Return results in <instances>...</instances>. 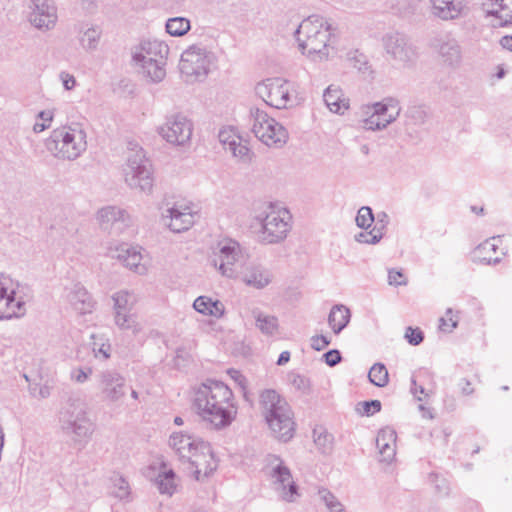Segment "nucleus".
<instances>
[{
    "mask_svg": "<svg viewBox=\"0 0 512 512\" xmlns=\"http://www.w3.org/2000/svg\"><path fill=\"white\" fill-rule=\"evenodd\" d=\"M193 410L210 430L223 431L239 417V402L233 390L224 382L214 379L194 385L191 389Z\"/></svg>",
    "mask_w": 512,
    "mask_h": 512,
    "instance_id": "obj_1",
    "label": "nucleus"
},
{
    "mask_svg": "<svg viewBox=\"0 0 512 512\" xmlns=\"http://www.w3.org/2000/svg\"><path fill=\"white\" fill-rule=\"evenodd\" d=\"M168 446L181 459L190 464L198 481L210 477L218 468L219 459L212 444L201 436L185 431L170 434Z\"/></svg>",
    "mask_w": 512,
    "mask_h": 512,
    "instance_id": "obj_2",
    "label": "nucleus"
},
{
    "mask_svg": "<svg viewBox=\"0 0 512 512\" xmlns=\"http://www.w3.org/2000/svg\"><path fill=\"white\" fill-rule=\"evenodd\" d=\"M297 48L309 61L323 63L335 54V35L324 18L310 16L294 32Z\"/></svg>",
    "mask_w": 512,
    "mask_h": 512,
    "instance_id": "obj_3",
    "label": "nucleus"
},
{
    "mask_svg": "<svg viewBox=\"0 0 512 512\" xmlns=\"http://www.w3.org/2000/svg\"><path fill=\"white\" fill-rule=\"evenodd\" d=\"M252 220L258 241L266 245L284 242L293 228L292 214L279 203L258 204L253 209Z\"/></svg>",
    "mask_w": 512,
    "mask_h": 512,
    "instance_id": "obj_4",
    "label": "nucleus"
},
{
    "mask_svg": "<svg viewBox=\"0 0 512 512\" xmlns=\"http://www.w3.org/2000/svg\"><path fill=\"white\" fill-rule=\"evenodd\" d=\"M167 43L156 37L140 39L131 47V65L144 79L160 83L166 77Z\"/></svg>",
    "mask_w": 512,
    "mask_h": 512,
    "instance_id": "obj_5",
    "label": "nucleus"
},
{
    "mask_svg": "<svg viewBox=\"0 0 512 512\" xmlns=\"http://www.w3.org/2000/svg\"><path fill=\"white\" fill-rule=\"evenodd\" d=\"M88 135L80 123H70L54 128L44 141L46 151L58 161L73 162L87 150Z\"/></svg>",
    "mask_w": 512,
    "mask_h": 512,
    "instance_id": "obj_6",
    "label": "nucleus"
},
{
    "mask_svg": "<svg viewBox=\"0 0 512 512\" xmlns=\"http://www.w3.org/2000/svg\"><path fill=\"white\" fill-rule=\"evenodd\" d=\"M260 407L271 435L281 442L290 441L296 431L294 414L290 405L274 390L260 394Z\"/></svg>",
    "mask_w": 512,
    "mask_h": 512,
    "instance_id": "obj_7",
    "label": "nucleus"
},
{
    "mask_svg": "<svg viewBox=\"0 0 512 512\" xmlns=\"http://www.w3.org/2000/svg\"><path fill=\"white\" fill-rule=\"evenodd\" d=\"M255 93L266 105L277 110L294 109L305 98L296 83L283 77H268L255 85Z\"/></svg>",
    "mask_w": 512,
    "mask_h": 512,
    "instance_id": "obj_8",
    "label": "nucleus"
},
{
    "mask_svg": "<svg viewBox=\"0 0 512 512\" xmlns=\"http://www.w3.org/2000/svg\"><path fill=\"white\" fill-rule=\"evenodd\" d=\"M218 56L203 44H192L181 54L179 70L187 82H201L217 68Z\"/></svg>",
    "mask_w": 512,
    "mask_h": 512,
    "instance_id": "obj_9",
    "label": "nucleus"
},
{
    "mask_svg": "<svg viewBox=\"0 0 512 512\" xmlns=\"http://www.w3.org/2000/svg\"><path fill=\"white\" fill-rule=\"evenodd\" d=\"M61 430L75 443L87 442L95 431V423L85 403L72 401L58 413Z\"/></svg>",
    "mask_w": 512,
    "mask_h": 512,
    "instance_id": "obj_10",
    "label": "nucleus"
},
{
    "mask_svg": "<svg viewBox=\"0 0 512 512\" xmlns=\"http://www.w3.org/2000/svg\"><path fill=\"white\" fill-rule=\"evenodd\" d=\"M401 111L402 106L397 98L385 97L362 105L359 109V123L365 131H383L397 121Z\"/></svg>",
    "mask_w": 512,
    "mask_h": 512,
    "instance_id": "obj_11",
    "label": "nucleus"
},
{
    "mask_svg": "<svg viewBox=\"0 0 512 512\" xmlns=\"http://www.w3.org/2000/svg\"><path fill=\"white\" fill-rule=\"evenodd\" d=\"M245 258L237 241L223 238L211 247L208 262L222 277L236 280Z\"/></svg>",
    "mask_w": 512,
    "mask_h": 512,
    "instance_id": "obj_12",
    "label": "nucleus"
},
{
    "mask_svg": "<svg viewBox=\"0 0 512 512\" xmlns=\"http://www.w3.org/2000/svg\"><path fill=\"white\" fill-rule=\"evenodd\" d=\"M122 177L130 189L145 195L153 193V168L143 149L129 152L122 166Z\"/></svg>",
    "mask_w": 512,
    "mask_h": 512,
    "instance_id": "obj_13",
    "label": "nucleus"
},
{
    "mask_svg": "<svg viewBox=\"0 0 512 512\" xmlns=\"http://www.w3.org/2000/svg\"><path fill=\"white\" fill-rule=\"evenodd\" d=\"M264 471L270 480L274 492L280 500L286 503H294L300 498L299 487L289 467L280 457L269 455L266 458Z\"/></svg>",
    "mask_w": 512,
    "mask_h": 512,
    "instance_id": "obj_14",
    "label": "nucleus"
},
{
    "mask_svg": "<svg viewBox=\"0 0 512 512\" xmlns=\"http://www.w3.org/2000/svg\"><path fill=\"white\" fill-rule=\"evenodd\" d=\"M107 254L123 267L140 276L147 275L152 268L150 254L137 244L114 241L109 244Z\"/></svg>",
    "mask_w": 512,
    "mask_h": 512,
    "instance_id": "obj_15",
    "label": "nucleus"
},
{
    "mask_svg": "<svg viewBox=\"0 0 512 512\" xmlns=\"http://www.w3.org/2000/svg\"><path fill=\"white\" fill-rule=\"evenodd\" d=\"M251 116L252 132L260 142L271 148H281L287 143L289 133L282 123L259 108L253 109Z\"/></svg>",
    "mask_w": 512,
    "mask_h": 512,
    "instance_id": "obj_16",
    "label": "nucleus"
},
{
    "mask_svg": "<svg viewBox=\"0 0 512 512\" xmlns=\"http://www.w3.org/2000/svg\"><path fill=\"white\" fill-rule=\"evenodd\" d=\"M383 49L388 58L398 67L410 68L419 58V48L405 34L392 31L382 38Z\"/></svg>",
    "mask_w": 512,
    "mask_h": 512,
    "instance_id": "obj_17",
    "label": "nucleus"
},
{
    "mask_svg": "<svg viewBox=\"0 0 512 512\" xmlns=\"http://www.w3.org/2000/svg\"><path fill=\"white\" fill-rule=\"evenodd\" d=\"M157 134L173 147H188L191 144L194 124L183 113H172L157 127Z\"/></svg>",
    "mask_w": 512,
    "mask_h": 512,
    "instance_id": "obj_18",
    "label": "nucleus"
},
{
    "mask_svg": "<svg viewBox=\"0 0 512 512\" xmlns=\"http://www.w3.org/2000/svg\"><path fill=\"white\" fill-rule=\"evenodd\" d=\"M25 298L20 284L7 275H0V320L18 318L25 314Z\"/></svg>",
    "mask_w": 512,
    "mask_h": 512,
    "instance_id": "obj_19",
    "label": "nucleus"
},
{
    "mask_svg": "<svg viewBox=\"0 0 512 512\" xmlns=\"http://www.w3.org/2000/svg\"><path fill=\"white\" fill-rule=\"evenodd\" d=\"M197 220V211L191 202L177 201L161 213L163 225L173 233L191 229Z\"/></svg>",
    "mask_w": 512,
    "mask_h": 512,
    "instance_id": "obj_20",
    "label": "nucleus"
},
{
    "mask_svg": "<svg viewBox=\"0 0 512 512\" xmlns=\"http://www.w3.org/2000/svg\"><path fill=\"white\" fill-rule=\"evenodd\" d=\"M99 227L108 232H123L133 225L131 214L120 206L107 205L100 208L95 215Z\"/></svg>",
    "mask_w": 512,
    "mask_h": 512,
    "instance_id": "obj_21",
    "label": "nucleus"
},
{
    "mask_svg": "<svg viewBox=\"0 0 512 512\" xmlns=\"http://www.w3.org/2000/svg\"><path fill=\"white\" fill-rule=\"evenodd\" d=\"M430 15L441 21H454L468 16L469 0H427Z\"/></svg>",
    "mask_w": 512,
    "mask_h": 512,
    "instance_id": "obj_22",
    "label": "nucleus"
},
{
    "mask_svg": "<svg viewBox=\"0 0 512 512\" xmlns=\"http://www.w3.org/2000/svg\"><path fill=\"white\" fill-rule=\"evenodd\" d=\"M218 139L223 149L242 162L251 160L252 152L248 142L242 137L238 128L223 126L218 132Z\"/></svg>",
    "mask_w": 512,
    "mask_h": 512,
    "instance_id": "obj_23",
    "label": "nucleus"
},
{
    "mask_svg": "<svg viewBox=\"0 0 512 512\" xmlns=\"http://www.w3.org/2000/svg\"><path fill=\"white\" fill-rule=\"evenodd\" d=\"M145 476L161 494L173 495L177 489V478L173 469L165 462L156 460L145 470Z\"/></svg>",
    "mask_w": 512,
    "mask_h": 512,
    "instance_id": "obj_24",
    "label": "nucleus"
},
{
    "mask_svg": "<svg viewBox=\"0 0 512 512\" xmlns=\"http://www.w3.org/2000/svg\"><path fill=\"white\" fill-rule=\"evenodd\" d=\"M237 279L248 287L262 290L273 282L274 275L269 268L261 264L245 261Z\"/></svg>",
    "mask_w": 512,
    "mask_h": 512,
    "instance_id": "obj_25",
    "label": "nucleus"
},
{
    "mask_svg": "<svg viewBox=\"0 0 512 512\" xmlns=\"http://www.w3.org/2000/svg\"><path fill=\"white\" fill-rule=\"evenodd\" d=\"M432 47L443 66L451 69L460 67L463 58L457 40L448 36L441 37L433 42Z\"/></svg>",
    "mask_w": 512,
    "mask_h": 512,
    "instance_id": "obj_26",
    "label": "nucleus"
},
{
    "mask_svg": "<svg viewBox=\"0 0 512 512\" xmlns=\"http://www.w3.org/2000/svg\"><path fill=\"white\" fill-rule=\"evenodd\" d=\"M100 390L105 401L109 403H118L126 396V381L119 373H103L100 379Z\"/></svg>",
    "mask_w": 512,
    "mask_h": 512,
    "instance_id": "obj_27",
    "label": "nucleus"
},
{
    "mask_svg": "<svg viewBox=\"0 0 512 512\" xmlns=\"http://www.w3.org/2000/svg\"><path fill=\"white\" fill-rule=\"evenodd\" d=\"M57 20V8L46 2L36 4L29 15L30 24L43 32L54 29Z\"/></svg>",
    "mask_w": 512,
    "mask_h": 512,
    "instance_id": "obj_28",
    "label": "nucleus"
},
{
    "mask_svg": "<svg viewBox=\"0 0 512 512\" xmlns=\"http://www.w3.org/2000/svg\"><path fill=\"white\" fill-rule=\"evenodd\" d=\"M67 300L79 315L91 314L96 309V301L91 293L80 283L74 284L67 293Z\"/></svg>",
    "mask_w": 512,
    "mask_h": 512,
    "instance_id": "obj_29",
    "label": "nucleus"
},
{
    "mask_svg": "<svg viewBox=\"0 0 512 512\" xmlns=\"http://www.w3.org/2000/svg\"><path fill=\"white\" fill-rule=\"evenodd\" d=\"M76 39L83 52L94 53L100 47L102 29L97 24L83 23L78 27Z\"/></svg>",
    "mask_w": 512,
    "mask_h": 512,
    "instance_id": "obj_30",
    "label": "nucleus"
},
{
    "mask_svg": "<svg viewBox=\"0 0 512 512\" xmlns=\"http://www.w3.org/2000/svg\"><path fill=\"white\" fill-rule=\"evenodd\" d=\"M411 393L418 401L429 399L435 392L432 373L424 368L415 371L411 377Z\"/></svg>",
    "mask_w": 512,
    "mask_h": 512,
    "instance_id": "obj_31",
    "label": "nucleus"
},
{
    "mask_svg": "<svg viewBox=\"0 0 512 512\" xmlns=\"http://www.w3.org/2000/svg\"><path fill=\"white\" fill-rule=\"evenodd\" d=\"M482 9L499 26L512 25V0H484Z\"/></svg>",
    "mask_w": 512,
    "mask_h": 512,
    "instance_id": "obj_32",
    "label": "nucleus"
},
{
    "mask_svg": "<svg viewBox=\"0 0 512 512\" xmlns=\"http://www.w3.org/2000/svg\"><path fill=\"white\" fill-rule=\"evenodd\" d=\"M389 224V216L382 211L377 213L375 225L369 231H361L354 235V240L360 244L376 245L383 238Z\"/></svg>",
    "mask_w": 512,
    "mask_h": 512,
    "instance_id": "obj_33",
    "label": "nucleus"
},
{
    "mask_svg": "<svg viewBox=\"0 0 512 512\" xmlns=\"http://www.w3.org/2000/svg\"><path fill=\"white\" fill-rule=\"evenodd\" d=\"M396 431L391 427L379 430L376 437V446L382 462L390 463L396 455Z\"/></svg>",
    "mask_w": 512,
    "mask_h": 512,
    "instance_id": "obj_34",
    "label": "nucleus"
},
{
    "mask_svg": "<svg viewBox=\"0 0 512 512\" xmlns=\"http://www.w3.org/2000/svg\"><path fill=\"white\" fill-rule=\"evenodd\" d=\"M324 102L330 112L343 115L350 107L349 98L338 86H328L323 94Z\"/></svg>",
    "mask_w": 512,
    "mask_h": 512,
    "instance_id": "obj_35",
    "label": "nucleus"
},
{
    "mask_svg": "<svg viewBox=\"0 0 512 512\" xmlns=\"http://www.w3.org/2000/svg\"><path fill=\"white\" fill-rule=\"evenodd\" d=\"M193 308L204 316L220 319L225 314V305L218 299L210 296H198L193 302Z\"/></svg>",
    "mask_w": 512,
    "mask_h": 512,
    "instance_id": "obj_36",
    "label": "nucleus"
},
{
    "mask_svg": "<svg viewBox=\"0 0 512 512\" xmlns=\"http://www.w3.org/2000/svg\"><path fill=\"white\" fill-rule=\"evenodd\" d=\"M501 239L499 237H492L485 240L475 249V256L480 262L491 264L500 261V255L497 253Z\"/></svg>",
    "mask_w": 512,
    "mask_h": 512,
    "instance_id": "obj_37",
    "label": "nucleus"
},
{
    "mask_svg": "<svg viewBox=\"0 0 512 512\" xmlns=\"http://www.w3.org/2000/svg\"><path fill=\"white\" fill-rule=\"evenodd\" d=\"M252 315L255 321V327L264 335L274 336L279 332V320L276 316L254 309Z\"/></svg>",
    "mask_w": 512,
    "mask_h": 512,
    "instance_id": "obj_38",
    "label": "nucleus"
},
{
    "mask_svg": "<svg viewBox=\"0 0 512 512\" xmlns=\"http://www.w3.org/2000/svg\"><path fill=\"white\" fill-rule=\"evenodd\" d=\"M350 309L343 304L334 305L328 315V324L335 334L340 333L349 323Z\"/></svg>",
    "mask_w": 512,
    "mask_h": 512,
    "instance_id": "obj_39",
    "label": "nucleus"
},
{
    "mask_svg": "<svg viewBox=\"0 0 512 512\" xmlns=\"http://www.w3.org/2000/svg\"><path fill=\"white\" fill-rule=\"evenodd\" d=\"M111 299L113 301V311L121 312L132 310L137 302L136 295L128 290H119L115 292Z\"/></svg>",
    "mask_w": 512,
    "mask_h": 512,
    "instance_id": "obj_40",
    "label": "nucleus"
},
{
    "mask_svg": "<svg viewBox=\"0 0 512 512\" xmlns=\"http://www.w3.org/2000/svg\"><path fill=\"white\" fill-rule=\"evenodd\" d=\"M317 497L328 512H347L338 497L329 489L324 487L319 488L317 491Z\"/></svg>",
    "mask_w": 512,
    "mask_h": 512,
    "instance_id": "obj_41",
    "label": "nucleus"
},
{
    "mask_svg": "<svg viewBox=\"0 0 512 512\" xmlns=\"http://www.w3.org/2000/svg\"><path fill=\"white\" fill-rule=\"evenodd\" d=\"M165 29L173 37H182L191 29V22L186 17H172L166 21Z\"/></svg>",
    "mask_w": 512,
    "mask_h": 512,
    "instance_id": "obj_42",
    "label": "nucleus"
},
{
    "mask_svg": "<svg viewBox=\"0 0 512 512\" xmlns=\"http://www.w3.org/2000/svg\"><path fill=\"white\" fill-rule=\"evenodd\" d=\"M110 490L111 494L121 501H128L130 499V485L128 481L120 475L111 478Z\"/></svg>",
    "mask_w": 512,
    "mask_h": 512,
    "instance_id": "obj_43",
    "label": "nucleus"
},
{
    "mask_svg": "<svg viewBox=\"0 0 512 512\" xmlns=\"http://www.w3.org/2000/svg\"><path fill=\"white\" fill-rule=\"evenodd\" d=\"M314 443L324 454L330 453L333 448L334 437L326 429L319 427L313 431Z\"/></svg>",
    "mask_w": 512,
    "mask_h": 512,
    "instance_id": "obj_44",
    "label": "nucleus"
},
{
    "mask_svg": "<svg viewBox=\"0 0 512 512\" xmlns=\"http://www.w3.org/2000/svg\"><path fill=\"white\" fill-rule=\"evenodd\" d=\"M114 322L121 330H131L137 332L140 327L131 310L114 313Z\"/></svg>",
    "mask_w": 512,
    "mask_h": 512,
    "instance_id": "obj_45",
    "label": "nucleus"
},
{
    "mask_svg": "<svg viewBox=\"0 0 512 512\" xmlns=\"http://www.w3.org/2000/svg\"><path fill=\"white\" fill-rule=\"evenodd\" d=\"M355 222L358 228L363 231H369L373 228V223L375 222V216L372 212V209L368 206H362L359 208Z\"/></svg>",
    "mask_w": 512,
    "mask_h": 512,
    "instance_id": "obj_46",
    "label": "nucleus"
},
{
    "mask_svg": "<svg viewBox=\"0 0 512 512\" xmlns=\"http://www.w3.org/2000/svg\"><path fill=\"white\" fill-rule=\"evenodd\" d=\"M54 119V111L47 109L40 111L36 116V121L33 124L32 130L34 133H42L49 129Z\"/></svg>",
    "mask_w": 512,
    "mask_h": 512,
    "instance_id": "obj_47",
    "label": "nucleus"
},
{
    "mask_svg": "<svg viewBox=\"0 0 512 512\" xmlns=\"http://www.w3.org/2000/svg\"><path fill=\"white\" fill-rule=\"evenodd\" d=\"M368 376L371 383L378 387H384L388 383V371L383 364H374Z\"/></svg>",
    "mask_w": 512,
    "mask_h": 512,
    "instance_id": "obj_48",
    "label": "nucleus"
},
{
    "mask_svg": "<svg viewBox=\"0 0 512 512\" xmlns=\"http://www.w3.org/2000/svg\"><path fill=\"white\" fill-rule=\"evenodd\" d=\"M381 410L379 400L362 401L355 405V411L360 416H372Z\"/></svg>",
    "mask_w": 512,
    "mask_h": 512,
    "instance_id": "obj_49",
    "label": "nucleus"
},
{
    "mask_svg": "<svg viewBox=\"0 0 512 512\" xmlns=\"http://www.w3.org/2000/svg\"><path fill=\"white\" fill-rule=\"evenodd\" d=\"M458 325V317L452 309H447L445 316L439 320V329L443 332H452Z\"/></svg>",
    "mask_w": 512,
    "mask_h": 512,
    "instance_id": "obj_50",
    "label": "nucleus"
},
{
    "mask_svg": "<svg viewBox=\"0 0 512 512\" xmlns=\"http://www.w3.org/2000/svg\"><path fill=\"white\" fill-rule=\"evenodd\" d=\"M92 373L91 367H74L70 370L69 379L74 383L83 384L90 378Z\"/></svg>",
    "mask_w": 512,
    "mask_h": 512,
    "instance_id": "obj_51",
    "label": "nucleus"
},
{
    "mask_svg": "<svg viewBox=\"0 0 512 512\" xmlns=\"http://www.w3.org/2000/svg\"><path fill=\"white\" fill-rule=\"evenodd\" d=\"M88 345L92 352H107L110 349V344L101 334H92Z\"/></svg>",
    "mask_w": 512,
    "mask_h": 512,
    "instance_id": "obj_52",
    "label": "nucleus"
},
{
    "mask_svg": "<svg viewBox=\"0 0 512 512\" xmlns=\"http://www.w3.org/2000/svg\"><path fill=\"white\" fill-rule=\"evenodd\" d=\"M29 392L36 399H46L51 395V387L48 384L34 383L29 385Z\"/></svg>",
    "mask_w": 512,
    "mask_h": 512,
    "instance_id": "obj_53",
    "label": "nucleus"
},
{
    "mask_svg": "<svg viewBox=\"0 0 512 512\" xmlns=\"http://www.w3.org/2000/svg\"><path fill=\"white\" fill-rule=\"evenodd\" d=\"M58 78L65 91H72L77 86V80L75 76L67 71H61Z\"/></svg>",
    "mask_w": 512,
    "mask_h": 512,
    "instance_id": "obj_54",
    "label": "nucleus"
},
{
    "mask_svg": "<svg viewBox=\"0 0 512 512\" xmlns=\"http://www.w3.org/2000/svg\"><path fill=\"white\" fill-rule=\"evenodd\" d=\"M404 338L412 345H418L423 341V332L419 328L407 327Z\"/></svg>",
    "mask_w": 512,
    "mask_h": 512,
    "instance_id": "obj_55",
    "label": "nucleus"
},
{
    "mask_svg": "<svg viewBox=\"0 0 512 512\" xmlns=\"http://www.w3.org/2000/svg\"><path fill=\"white\" fill-rule=\"evenodd\" d=\"M227 374L229 375V377L232 380H234L239 385V387L243 391V396L246 398V395H247V380H246V378L242 375V373L239 370H236L233 368L228 369Z\"/></svg>",
    "mask_w": 512,
    "mask_h": 512,
    "instance_id": "obj_56",
    "label": "nucleus"
},
{
    "mask_svg": "<svg viewBox=\"0 0 512 512\" xmlns=\"http://www.w3.org/2000/svg\"><path fill=\"white\" fill-rule=\"evenodd\" d=\"M330 343L327 335H314L310 339V346L315 351L324 350Z\"/></svg>",
    "mask_w": 512,
    "mask_h": 512,
    "instance_id": "obj_57",
    "label": "nucleus"
},
{
    "mask_svg": "<svg viewBox=\"0 0 512 512\" xmlns=\"http://www.w3.org/2000/svg\"><path fill=\"white\" fill-rule=\"evenodd\" d=\"M388 283L394 286L406 285L407 279L401 271L391 269L388 272Z\"/></svg>",
    "mask_w": 512,
    "mask_h": 512,
    "instance_id": "obj_58",
    "label": "nucleus"
},
{
    "mask_svg": "<svg viewBox=\"0 0 512 512\" xmlns=\"http://www.w3.org/2000/svg\"><path fill=\"white\" fill-rule=\"evenodd\" d=\"M322 359L329 366H334L341 361V354H323Z\"/></svg>",
    "mask_w": 512,
    "mask_h": 512,
    "instance_id": "obj_59",
    "label": "nucleus"
},
{
    "mask_svg": "<svg viewBox=\"0 0 512 512\" xmlns=\"http://www.w3.org/2000/svg\"><path fill=\"white\" fill-rule=\"evenodd\" d=\"M500 45L503 49L512 52V36L506 35L500 39Z\"/></svg>",
    "mask_w": 512,
    "mask_h": 512,
    "instance_id": "obj_60",
    "label": "nucleus"
},
{
    "mask_svg": "<svg viewBox=\"0 0 512 512\" xmlns=\"http://www.w3.org/2000/svg\"><path fill=\"white\" fill-rule=\"evenodd\" d=\"M419 409H420V411L422 413V416L424 418H428V419H432L433 418V414H432L431 410L428 409L427 407H425L424 405H422V404L419 405Z\"/></svg>",
    "mask_w": 512,
    "mask_h": 512,
    "instance_id": "obj_61",
    "label": "nucleus"
},
{
    "mask_svg": "<svg viewBox=\"0 0 512 512\" xmlns=\"http://www.w3.org/2000/svg\"><path fill=\"white\" fill-rule=\"evenodd\" d=\"M461 389H462V392L464 394H466V395H469V394H471L473 392V389L471 388V384L468 381H466V380H464L462 382Z\"/></svg>",
    "mask_w": 512,
    "mask_h": 512,
    "instance_id": "obj_62",
    "label": "nucleus"
},
{
    "mask_svg": "<svg viewBox=\"0 0 512 512\" xmlns=\"http://www.w3.org/2000/svg\"><path fill=\"white\" fill-rule=\"evenodd\" d=\"M289 361V354H280V357L277 361L278 365H283Z\"/></svg>",
    "mask_w": 512,
    "mask_h": 512,
    "instance_id": "obj_63",
    "label": "nucleus"
},
{
    "mask_svg": "<svg viewBox=\"0 0 512 512\" xmlns=\"http://www.w3.org/2000/svg\"><path fill=\"white\" fill-rule=\"evenodd\" d=\"M497 70H498V71H497V74H496L497 78H499V79L503 78V77H504V75H505V70H504V68H503L502 66H498V67H497Z\"/></svg>",
    "mask_w": 512,
    "mask_h": 512,
    "instance_id": "obj_64",
    "label": "nucleus"
}]
</instances>
